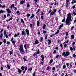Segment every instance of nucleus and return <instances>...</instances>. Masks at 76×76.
I'll use <instances>...</instances> for the list:
<instances>
[{"instance_id": "obj_34", "label": "nucleus", "mask_w": 76, "mask_h": 76, "mask_svg": "<svg viewBox=\"0 0 76 76\" xmlns=\"http://www.w3.org/2000/svg\"><path fill=\"white\" fill-rule=\"evenodd\" d=\"M56 11H57V10H56V9H54V10L53 12H54V14H55L56 13Z\"/></svg>"}, {"instance_id": "obj_23", "label": "nucleus", "mask_w": 76, "mask_h": 76, "mask_svg": "<svg viewBox=\"0 0 76 76\" xmlns=\"http://www.w3.org/2000/svg\"><path fill=\"white\" fill-rule=\"evenodd\" d=\"M13 9H14V10H17V9L16 8V7H13Z\"/></svg>"}, {"instance_id": "obj_2", "label": "nucleus", "mask_w": 76, "mask_h": 76, "mask_svg": "<svg viewBox=\"0 0 76 76\" xmlns=\"http://www.w3.org/2000/svg\"><path fill=\"white\" fill-rule=\"evenodd\" d=\"M19 50L20 51V53H21V54L23 55L24 54V50L23 49V45H20V48L19 49Z\"/></svg>"}, {"instance_id": "obj_7", "label": "nucleus", "mask_w": 76, "mask_h": 76, "mask_svg": "<svg viewBox=\"0 0 76 76\" xmlns=\"http://www.w3.org/2000/svg\"><path fill=\"white\" fill-rule=\"evenodd\" d=\"M26 34H27V35H29V30L26 29Z\"/></svg>"}, {"instance_id": "obj_55", "label": "nucleus", "mask_w": 76, "mask_h": 76, "mask_svg": "<svg viewBox=\"0 0 76 76\" xmlns=\"http://www.w3.org/2000/svg\"><path fill=\"white\" fill-rule=\"evenodd\" d=\"M1 7H2V8H4V7H5V5H3V6L1 5Z\"/></svg>"}, {"instance_id": "obj_61", "label": "nucleus", "mask_w": 76, "mask_h": 76, "mask_svg": "<svg viewBox=\"0 0 76 76\" xmlns=\"http://www.w3.org/2000/svg\"><path fill=\"white\" fill-rule=\"evenodd\" d=\"M73 72H74V73H76V70H74L73 71Z\"/></svg>"}, {"instance_id": "obj_33", "label": "nucleus", "mask_w": 76, "mask_h": 76, "mask_svg": "<svg viewBox=\"0 0 76 76\" xmlns=\"http://www.w3.org/2000/svg\"><path fill=\"white\" fill-rule=\"evenodd\" d=\"M21 72H22V70L20 69H19L18 70V73H21Z\"/></svg>"}, {"instance_id": "obj_30", "label": "nucleus", "mask_w": 76, "mask_h": 76, "mask_svg": "<svg viewBox=\"0 0 76 76\" xmlns=\"http://www.w3.org/2000/svg\"><path fill=\"white\" fill-rule=\"evenodd\" d=\"M21 22L22 23H24V24L25 23V22H24L23 20V19H21Z\"/></svg>"}, {"instance_id": "obj_49", "label": "nucleus", "mask_w": 76, "mask_h": 76, "mask_svg": "<svg viewBox=\"0 0 76 76\" xmlns=\"http://www.w3.org/2000/svg\"><path fill=\"white\" fill-rule=\"evenodd\" d=\"M39 10H40L38 9V10L36 12V13H38L39 12Z\"/></svg>"}, {"instance_id": "obj_29", "label": "nucleus", "mask_w": 76, "mask_h": 76, "mask_svg": "<svg viewBox=\"0 0 76 76\" xmlns=\"http://www.w3.org/2000/svg\"><path fill=\"white\" fill-rule=\"evenodd\" d=\"M35 72H34L32 74V76H35Z\"/></svg>"}, {"instance_id": "obj_47", "label": "nucleus", "mask_w": 76, "mask_h": 76, "mask_svg": "<svg viewBox=\"0 0 76 76\" xmlns=\"http://www.w3.org/2000/svg\"><path fill=\"white\" fill-rule=\"evenodd\" d=\"M66 65L67 67H69V63H67L66 64Z\"/></svg>"}, {"instance_id": "obj_18", "label": "nucleus", "mask_w": 76, "mask_h": 76, "mask_svg": "<svg viewBox=\"0 0 76 76\" xmlns=\"http://www.w3.org/2000/svg\"><path fill=\"white\" fill-rule=\"evenodd\" d=\"M46 27V25L44 24L43 26V29H44L45 28V27Z\"/></svg>"}, {"instance_id": "obj_38", "label": "nucleus", "mask_w": 76, "mask_h": 76, "mask_svg": "<svg viewBox=\"0 0 76 76\" xmlns=\"http://www.w3.org/2000/svg\"><path fill=\"white\" fill-rule=\"evenodd\" d=\"M70 49L71 51H73V49L72 48V47H70Z\"/></svg>"}, {"instance_id": "obj_45", "label": "nucleus", "mask_w": 76, "mask_h": 76, "mask_svg": "<svg viewBox=\"0 0 76 76\" xmlns=\"http://www.w3.org/2000/svg\"><path fill=\"white\" fill-rule=\"evenodd\" d=\"M17 37V34H15L14 35V37L16 38Z\"/></svg>"}, {"instance_id": "obj_27", "label": "nucleus", "mask_w": 76, "mask_h": 76, "mask_svg": "<svg viewBox=\"0 0 76 76\" xmlns=\"http://www.w3.org/2000/svg\"><path fill=\"white\" fill-rule=\"evenodd\" d=\"M4 12V11L3 10H1L0 11V14H1V13H3Z\"/></svg>"}, {"instance_id": "obj_3", "label": "nucleus", "mask_w": 76, "mask_h": 76, "mask_svg": "<svg viewBox=\"0 0 76 76\" xmlns=\"http://www.w3.org/2000/svg\"><path fill=\"white\" fill-rule=\"evenodd\" d=\"M19 50L20 51V53H21V54L23 55L24 54V50L23 49V45H20V48L19 49Z\"/></svg>"}, {"instance_id": "obj_22", "label": "nucleus", "mask_w": 76, "mask_h": 76, "mask_svg": "<svg viewBox=\"0 0 76 76\" xmlns=\"http://www.w3.org/2000/svg\"><path fill=\"white\" fill-rule=\"evenodd\" d=\"M35 16V15L34 14H32L31 16L30 17V18H31V19H32Z\"/></svg>"}, {"instance_id": "obj_57", "label": "nucleus", "mask_w": 76, "mask_h": 76, "mask_svg": "<svg viewBox=\"0 0 76 76\" xmlns=\"http://www.w3.org/2000/svg\"><path fill=\"white\" fill-rule=\"evenodd\" d=\"M74 28V27L73 26L71 28V30H73V29Z\"/></svg>"}, {"instance_id": "obj_41", "label": "nucleus", "mask_w": 76, "mask_h": 76, "mask_svg": "<svg viewBox=\"0 0 76 76\" xmlns=\"http://www.w3.org/2000/svg\"><path fill=\"white\" fill-rule=\"evenodd\" d=\"M41 18L42 19V20L44 19V16H41Z\"/></svg>"}, {"instance_id": "obj_17", "label": "nucleus", "mask_w": 76, "mask_h": 76, "mask_svg": "<svg viewBox=\"0 0 76 76\" xmlns=\"http://www.w3.org/2000/svg\"><path fill=\"white\" fill-rule=\"evenodd\" d=\"M21 69L23 70H25V67L23 66H22L21 67Z\"/></svg>"}, {"instance_id": "obj_37", "label": "nucleus", "mask_w": 76, "mask_h": 76, "mask_svg": "<svg viewBox=\"0 0 76 76\" xmlns=\"http://www.w3.org/2000/svg\"><path fill=\"white\" fill-rule=\"evenodd\" d=\"M42 41H43V38L42 37L41 39L40 42H42Z\"/></svg>"}, {"instance_id": "obj_25", "label": "nucleus", "mask_w": 76, "mask_h": 76, "mask_svg": "<svg viewBox=\"0 0 76 76\" xmlns=\"http://www.w3.org/2000/svg\"><path fill=\"white\" fill-rule=\"evenodd\" d=\"M37 26H39V21H38L37 22Z\"/></svg>"}, {"instance_id": "obj_24", "label": "nucleus", "mask_w": 76, "mask_h": 76, "mask_svg": "<svg viewBox=\"0 0 76 76\" xmlns=\"http://www.w3.org/2000/svg\"><path fill=\"white\" fill-rule=\"evenodd\" d=\"M53 59H51L50 61V64H51V63H53Z\"/></svg>"}, {"instance_id": "obj_8", "label": "nucleus", "mask_w": 76, "mask_h": 76, "mask_svg": "<svg viewBox=\"0 0 76 76\" xmlns=\"http://www.w3.org/2000/svg\"><path fill=\"white\" fill-rule=\"evenodd\" d=\"M40 57H41V58H42V61H43V60H44V56L43 55H41Z\"/></svg>"}, {"instance_id": "obj_39", "label": "nucleus", "mask_w": 76, "mask_h": 76, "mask_svg": "<svg viewBox=\"0 0 76 76\" xmlns=\"http://www.w3.org/2000/svg\"><path fill=\"white\" fill-rule=\"evenodd\" d=\"M73 57H74L75 58V57H76V55H75V54H74L73 55Z\"/></svg>"}, {"instance_id": "obj_14", "label": "nucleus", "mask_w": 76, "mask_h": 76, "mask_svg": "<svg viewBox=\"0 0 76 76\" xmlns=\"http://www.w3.org/2000/svg\"><path fill=\"white\" fill-rule=\"evenodd\" d=\"M15 6V4H12V5L11 6L10 8L11 9H12L13 7H14V6Z\"/></svg>"}, {"instance_id": "obj_40", "label": "nucleus", "mask_w": 76, "mask_h": 76, "mask_svg": "<svg viewBox=\"0 0 76 76\" xmlns=\"http://www.w3.org/2000/svg\"><path fill=\"white\" fill-rule=\"evenodd\" d=\"M56 52H57V51L54 50L53 51V54H55L56 53Z\"/></svg>"}, {"instance_id": "obj_60", "label": "nucleus", "mask_w": 76, "mask_h": 76, "mask_svg": "<svg viewBox=\"0 0 76 76\" xmlns=\"http://www.w3.org/2000/svg\"><path fill=\"white\" fill-rule=\"evenodd\" d=\"M64 73H62V74L61 75V76H64Z\"/></svg>"}, {"instance_id": "obj_32", "label": "nucleus", "mask_w": 76, "mask_h": 76, "mask_svg": "<svg viewBox=\"0 0 76 76\" xmlns=\"http://www.w3.org/2000/svg\"><path fill=\"white\" fill-rule=\"evenodd\" d=\"M16 13H17V14H18V15H20V12H19V11H17L16 12Z\"/></svg>"}, {"instance_id": "obj_58", "label": "nucleus", "mask_w": 76, "mask_h": 76, "mask_svg": "<svg viewBox=\"0 0 76 76\" xmlns=\"http://www.w3.org/2000/svg\"><path fill=\"white\" fill-rule=\"evenodd\" d=\"M13 37L12 38L11 40V42H12V41H13Z\"/></svg>"}, {"instance_id": "obj_15", "label": "nucleus", "mask_w": 76, "mask_h": 76, "mask_svg": "<svg viewBox=\"0 0 76 76\" xmlns=\"http://www.w3.org/2000/svg\"><path fill=\"white\" fill-rule=\"evenodd\" d=\"M48 41L49 42L48 43V44H51V40L50 39H48Z\"/></svg>"}, {"instance_id": "obj_43", "label": "nucleus", "mask_w": 76, "mask_h": 76, "mask_svg": "<svg viewBox=\"0 0 76 76\" xmlns=\"http://www.w3.org/2000/svg\"><path fill=\"white\" fill-rule=\"evenodd\" d=\"M43 32L44 34H46V33H47V31H43Z\"/></svg>"}, {"instance_id": "obj_53", "label": "nucleus", "mask_w": 76, "mask_h": 76, "mask_svg": "<svg viewBox=\"0 0 76 76\" xmlns=\"http://www.w3.org/2000/svg\"><path fill=\"white\" fill-rule=\"evenodd\" d=\"M10 16V14H8L7 15V17H9V16Z\"/></svg>"}, {"instance_id": "obj_4", "label": "nucleus", "mask_w": 76, "mask_h": 76, "mask_svg": "<svg viewBox=\"0 0 76 76\" xmlns=\"http://www.w3.org/2000/svg\"><path fill=\"white\" fill-rule=\"evenodd\" d=\"M69 55H70V52H64L62 53V56H64V57L68 56H69Z\"/></svg>"}, {"instance_id": "obj_19", "label": "nucleus", "mask_w": 76, "mask_h": 76, "mask_svg": "<svg viewBox=\"0 0 76 76\" xmlns=\"http://www.w3.org/2000/svg\"><path fill=\"white\" fill-rule=\"evenodd\" d=\"M54 12H52L50 13V15H54Z\"/></svg>"}, {"instance_id": "obj_10", "label": "nucleus", "mask_w": 76, "mask_h": 76, "mask_svg": "<svg viewBox=\"0 0 76 76\" xmlns=\"http://www.w3.org/2000/svg\"><path fill=\"white\" fill-rule=\"evenodd\" d=\"M24 2H25V1H20V4H23L24 3Z\"/></svg>"}, {"instance_id": "obj_48", "label": "nucleus", "mask_w": 76, "mask_h": 76, "mask_svg": "<svg viewBox=\"0 0 76 76\" xmlns=\"http://www.w3.org/2000/svg\"><path fill=\"white\" fill-rule=\"evenodd\" d=\"M59 56L58 55H57L56 56V58H58V57Z\"/></svg>"}, {"instance_id": "obj_13", "label": "nucleus", "mask_w": 76, "mask_h": 76, "mask_svg": "<svg viewBox=\"0 0 76 76\" xmlns=\"http://www.w3.org/2000/svg\"><path fill=\"white\" fill-rule=\"evenodd\" d=\"M60 32V31L59 30H58L57 31V32H56L55 33V34L56 35H57V34H58V33H59V32Z\"/></svg>"}, {"instance_id": "obj_9", "label": "nucleus", "mask_w": 76, "mask_h": 76, "mask_svg": "<svg viewBox=\"0 0 76 76\" xmlns=\"http://www.w3.org/2000/svg\"><path fill=\"white\" fill-rule=\"evenodd\" d=\"M39 43V42H38V40H36L35 41V42L34 43V44H37Z\"/></svg>"}, {"instance_id": "obj_11", "label": "nucleus", "mask_w": 76, "mask_h": 76, "mask_svg": "<svg viewBox=\"0 0 76 76\" xmlns=\"http://www.w3.org/2000/svg\"><path fill=\"white\" fill-rule=\"evenodd\" d=\"M26 35V33L25 32H24V31H22V35Z\"/></svg>"}, {"instance_id": "obj_16", "label": "nucleus", "mask_w": 76, "mask_h": 76, "mask_svg": "<svg viewBox=\"0 0 76 76\" xmlns=\"http://www.w3.org/2000/svg\"><path fill=\"white\" fill-rule=\"evenodd\" d=\"M7 68L9 69H10V66L9 65H7Z\"/></svg>"}, {"instance_id": "obj_63", "label": "nucleus", "mask_w": 76, "mask_h": 76, "mask_svg": "<svg viewBox=\"0 0 76 76\" xmlns=\"http://www.w3.org/2000/svg\"><path fill=\"white\" fill-rule=\"evenodd\" d=\"M41 15L42 16H44V13L43 12H42Z\"/></svg>"}, {"instance_id": "obj_36", "label": "nucleus", "mask_w": 76, "mask_h": 76, "mask_svg": "<svg viewBox=\"0 0 76 76\" xmlns=\"http://www.w3.org/2000/svg\"><path fill=\"white\" fill-rule=\"evenodd\" d=\"M12 19H13V18L11 17L9 19L8 21H10V20H12Z\"/></svg>"}, {"instance_id": "obj_46", "label": "nucleus", "mask_w": 76, "mask_h": 76, "mask_svg": "<svg viewBox=\"0 0 76 76\" xmlns=\"http://www.w3.org/2000/svg\"><path fill=\"white\" fill-rule=\"evenodd\" d=\"M49 69H50V67H49V66H48L47 67V68L46 69V70H48Z\"/></svg>"}, {"instance_id": "obj_51", "label": "nucleus", "mask_w": 76, "mask_h": 76, "mask_svg": "<svg viewBox=\"0 0 76 76\" xmlns=\"http://www.w3.org/2000/svg\"><path fill=\"white\" fill-rule=\"evenodd\" d=\"M23 59L24 60V61H27V60H26V59L25 58H23Z\"/></svg>"}, {"instance_id": "obj_56", "label": "nucleus", "mask_w": 76, "mask_h": 76, "mask_svg": "<svg viewBox=\"0 0 76 76\" xmlns=\"http://www.w3.org/2000/svg\"><path fill=\"white\" fill-rule=\"evenodd\" d=\"M30 6V5H29V4H28L27 5V7H29Z\"/></svg>"}, {"instance_id": "obj_44", "label": "nucleus", "mask_w": 76, "mask_h": 76, "mask_svg": "<svg viewBox=\"0 0 76 76\" xmlns=\"http://www.w3.org/2000/svg\"><path fill=\"white\" fill-rule=\"evenodd\" d=\"M24 47L25 49H26V45H24Z\"/></svg>"}, {"instance_id": "obj_28", "label": "nucleus", "mask_w": 76, "mask_h": 76, "mask_svg": "<svg viewBox=\"0 0 76 76\" xmlns=\"http://www.w3.org/2000/svg\"><path fill=\"white\" fill-rule=\"evenodd\" d=\"M65 19L66 18L64 17V19L62 20V22H64Z\"/></svg>"}, {"instance_id": "obj_64", "label": "nucleus", "mask_w": 76, "mask_h": 76, "mask_svg": "<svg viewBox=\"0 0 76 76\" xmlns=\"http://www.w3.org/2000/svg\"><path fill=\"white\" fill-rule=\"evenodd\" d=\"M5 37L7 38H8V36L7 35H5Z\"/></svg>"}, {"instance_id": "obj_52", "label": "nucleus", "mask_w": 76, "mask_h": 76, "mask_svg": "<svg viewBox=\"0 0 76 76\" xmlns=\"http://www.w3.org/2000/svg\"><path fill=\"white\" fill-rule=\"evenodd\" d=\"M75 7H76V5L73 6L72 7V8H73V9H75Z\"/></svg>"}, {"instance_id": "obj_20", "label": "nucleus", "mask_w": 76, "mask_h": 76, "mask_svg": "<svg viewBox=\"0 0 76 76\" xmlns=\"http://www.w3.org/2000/svg\"><path fill=\"white\" fill-rule=\"evenodd\" d=\"M3 33H2L1 34L0 37H1V39H2V38H3Z\"/></svg>"}, {"instance_id": "obj_42", "label": "nucleus", "mask_w": 76, "mask_h": 76, "mask_svg": "<svg viewBox=\"0 0 76 76\" xmlns=\"http://www.w3.org/2000/svg\"><path fill=\"white\" fill-rule=\"evenodd\" d=\"M66 67V65H64L63 66V69H64Z\"/></svg>"}, {"instance_id": "obj_26", "label": "nucleus", "mask_w": 76, "mask_h": 76, "mask_svg": "<svg viewBox=\"0 0 76 76\" xmlns=\"http://www.w3.org/2000/svg\"><path fill=\"white\" fill-rule=\"evenodd\" d=\"M4 35H6V30H5L4 31Z\"/></svg>"}, {"instance_id": "obj_5", "label": "nucleus", "mask_w": 76, "mask_h": 76, "mask_svg": "<svg viewBox=\"0 0 76 76\" xmlns=\"http://www.w3.org/2000/svg\"><path fill=\"white\" fill-rule=\"evenodd\" d=\"M69 0H66V7H68V5H69Z\"/></svg>"}, {"instance_id": "obj_1", "label": "nucleus", "mask_w": 76, "mask_h": 76, "mask_svg": "<svg viewBox=\"0 0 76 76\" xmlns=\"http://www.w3.org/2000/svg\"><path fill=\"white\" fill-rule=\"evenodd\" d=\"M67 17L65 21V23L66 25H70L71 24L70 22L73 20V18H72V15H71V13H69L67 15Z\"/></svg>"}, {"instance_id": "obj_50", "label": "nucleus", "mask_w": 76, "mask_h": 76, "mask_svg": "<svg viewBox=\"0 0 76 76\" xmlns=\"http://www.w3.org/2000/svg\"><path fill=\"white\" fill-rule=\"evenodd\" d=\"M55 69H56V68H55V67H53L52 68L53 70H55Z\"/></svg>"}, {"instance_id": "obj_35", "label": "nucleus", "mask_w": 76, "mask_h": 76, "mask_svg": "<svg viewBox=\"0 0 76 76\" xmlns=\"http://www.w3.org/2000/svg\"><path fill=\"white\" fill-rule=\"evenodd\" d=\"M39 54V50L38 49L37 51V54Z\"/></svg>"}, {"instance_id": "obj_21", "label": "nucleus", "mask_w": 76, "mask_h": 76, "mask_svg": "<svg viewBox=\"0 0 76 76\" xmlns=\"http://www.w3.org/2000/svg\"><path fill=\"white\" fill-rule=\"evenodd\" d=\"M72 64H73V63H70V68H72Z\"/></svg>"}, {"instance_id": "obj_6", "label": "nucleus", "mask_w": 76, "mask_h": 76, "mask_svg": "<svg viewBox=\"0 0 76 76\" xmlns=\"http://www.w3.org/2000/svg\"><path fill=\"white\" fill-rule=\"evenodd\" d=\"M6 10L7 11V13H12L11 11L9 9H7Z\"/></svg>"}, {"instance_id": "obj_12", "label": "nucleus", "mask_w": 76, "mask_h": 76, "mask_svg": "<svg viewBox=\"0 0 76 76\" xmlns=\"http://www.w3.org/2000/svg\"><path fill=\"white\" fill-rule=\"evenodd\" d=\"M71 39H74V38H75V36H74V35H72L71 36Z\"/></svg>"}, {"instance_id": "obj_31", "label": "nucleus", "mask_w": 76, "mask_h": 76, "mask_svg": "<svg viewBox=\"0 0 76 76\" xmlns=\"http://www.w3.org/2000/svg\"><path fill=\"white\" fill-rule=\"evenodd\" d=\"M4 44H5V43H6V39H5L4 40Z\"/></svg>"}, {"instance_id": "obj_62", "label": "nucleus", "mask_w": 76, "mask_h": 76, "mask_svg": "<svg viewBox=\"0 0 76 76\" xmlns=\"http://www.w3.org/2000/svg\"><path fill=\"white\" fill-rule=\"evenodd\" d=\"M63 26V24H62L60 26L61 28Z\"/></svg>"}, {"instance_id": "obj_54", "label": "nucleus", "mask_w": 76, "mask_h": 76, "mask_svg": "<svg viewBox=\"0 0 76 76\" xmlns=\"http://www.w3.org/2000/svg\"><path fill=\"white\" fill-rule=\"evenodd\" d=\"M27 16L28 17H29V16H30V14H28L27 15Z\"/></svg>"}, {"instance_id": "obj_59", "label": "nucleus", "mask_w": 76, "mask_h": 76, "mask_svg": "<svg viewBox=\"0 0 76 76\" xmlns=\"http://www.w3.org/2000/svg\"><path fill=\"white\" fill-rule=\"evenodd\" d=\"M3 30H4L3 29H2L0 31V33H1V32H2L3 31Z\"/></svg>"}]
</instances>
